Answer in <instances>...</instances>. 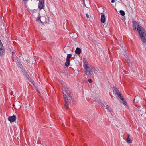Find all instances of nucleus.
Wrapping results in <instances>:
<instances>
[{"instance_id": "obj_1", "label": "nucleus", "mask_w": 146, "mask_h": 146, "mask_svg": "<svg viewBox=\"0 0 146 146\" xmlns=\"http://www.w3.org/2000/svg\"><path fill=\"white\" fill-rule=\"evenodd\" d=\"M133 26L135 29H137L142 41L144 43L146 42V33L143 28L141 26H140L138 23L136 22L133 23Z\"/></svg>"}, {"instance_id": "obj_2", "label": "nucleus", "mask_w": 146, "mask_h": 146, "mask_svg": "<svg viewBox=\"0 0 146 146\" xmlns=\"http://www.w3.org/2000/svg\"><path fill=\"white\" fill-rule=\"evenodd\" d=\"M62 93L63 94V96L64 97L65 96H66V95L65 94L64 92H65L67 94L68 96L70 98H71V96L70 94V90L69 88H68L67 86H64L63 89L62 90Z\"/></svg>"}, {"instance_id": "obj_3", "label": "nucleus", "mask_w": 146, "mask_h": 146, "mask_svg": "<svg viewBox=\"0 0 146 146\" xmlns=\"http://www.w3.org/2000/svg\"><path fill=\"white\" fill-rule=\"evenodd\" d=\"M38 20H40V22L42 23H48V21L47 20L46 17L44 16L41 17L39 15L37 18Z\"/></svg>"}, {"instance_id": "obj_4", "label": "nucleus", "mask_w": 146, "mask_h": 146, "mask_svg": "<svg viewBox=\"0 0 146 146\" xmlns=\"http://www.w3.org/2000/svg\"><path fill=\"white\" fill-rule=\"evenodd\" d=\"M86 75H90L93 73V68L91 67L87 66V68H84Z\"/></svg>"}, {"instance_id": "obj_5", "label": "nucleus", "mask_w": 146, "mask_h": 146, "mask_svg": "<svg viewBox=\"0 0 146 146\" xmlns=\"http://www.w3.org/2000/svg\"><path fill=\"white\" fill-rule=\"evenodd\" d=\"M13 60L17 64L19 65V66L20 68H22V65L21 64L20 62H19L18 57L16 56L13 57Z\"/></svg>"}, {"instance_id": "obj_6", "label": "nucleus", "mask_w": 146, "mask_h": 146, "mask_svg": "<svg viewBox=\"0 0 146 146\" xmlns=\"http://www.w3.org/2000/svg\"><path fill=\"white\" fill-rule=\"evenodd\" d=\"M44 3V0H39L38 8L40 10L43 9Z\"/></svg>"}, {"instance_id": "obj_7", "label": "nucleus", "mask_w": 146, "mask_h": 146, "mask_svg": "<svg viewBox=\"0 0 146 146\" xmlns=\"http://www.w3.org/2000/svg\"><path fill=\"white\" fill-rule=\"evenodd\" d=\"M67 96H65L64 97V101H65V107L66 109V110H68L69 108V102L68 100L67 97Z\"/></svg>"}, {"instance_id": "obj_8", "label": "nucleus", "mask_w": 146, "mask_h": 146, "mask_svg": "<svg viewBox=\"0 0 146 146\" xmlns=\"http://www.w3.org/2000/svg\"><path fill=\"white\" fill-rule=\"evenodd\" d=\"M13 107L16 110L19 109L21 106L20 103L19 101H16L13 104Z\"/></svg>"}, {"instance_id": "obj_9", "label": "nucleus", "mask_w": 146, "mask_h": 146, "mask_svg": "<svg viewBox=\"0 0 146 146\" xmlns=\"http://www.w3.org/2000/svg\"><path fill=\"white\" fill-rule=\"evenodd\" d=\"M113 92L114 93L115 95L118 96V97H121V94L117 88H114V89L113 90Z\"/></svg>"}, {"instance_id": "obj_10", "label": "nucleus", "mask_w": 146, "mask_h": 146, "mask_svg": "<svg viewBox=\"0 0 146 146\" xmlns=\"http://www.w3.org/2000/svg\"><path fill=\"white\" fill-rule=\"evenodd\" d=\"M16 118V116L13 115V116H9L8 119L10 121V122H14L15 121Z\"/></svg>"}, {"instance_id": "obj_11", "label": "nucleus", "mask_w": 146, "mask_h": 146, "mask_svg": "<svg viewBox=\"0 0 146 146\" xmlns=\"http://www.w3.org/2000/svg\"><path fill=\"white\" fill-rule=\"evenodd\" d=\"M124 55L123 58L125 59V60L127 63L129 64L130 63V60L129 59L128 57L127 54H126V51H125L124 53H123Z\"/></svg>"}, {"instance_id": "obj_12", "label": "nucleus", "mask_w": 146, "mask_h": 146, "mask_svg": "<svg viewBox=\"0 0 146 146\" xmlns=\"http://www.w3.org/2000/svg\"><path fill=\"white\" fill-rule=\"evenodd\" d=\"M5 50L3 45H0V56H2L4 54Z\"/></svg>"}, {"instance_id": "obj_13", "label": "nucleus", "mask_w": 146, "mask_h": 146, "mask_svg": "<svg viewBox=\"0 0 146 146\" xmlns=\"http://www.w3.org/2000/svg\"><path fill=\"white\" fill-rule=\"evenodd\" d=\"M105 20V16L104 13H102L101 16V21L102 23H104Z\"/></svg>"}, {"instance_id": "obj_14", "label": "nucleus", "mask_w": 146, "mask_h": 146, "mask_svg": "<svg viewBox=\"0 0 146 146\" xmlns=\"http://www.w3.org/2000/svg\"><path fill=\"white\" fill-rule=\"evenodd\" d=\"M70 37L73 39H75L77 38L78 35L76 33H72L70 34Z\"/></svg>"}, {"instance_id": "obj_15", "label": "nucleus", "mask_w": 146, "mask_h": 146, "mask_svg": "<svg viewBox=\"0 0 146 146\" xmlns=\"http://www.w3.org/2000/svg\"><path fill=\"white\" fill-rule=\"evenodd\" d=\"M83 62L84 64L83 66L84 68H87V65L88 64L87 60H86V59L84 58H83Z\"/></svg>"}, {"instance_id": "obj_16", "label": "nucleus", "mask_w": 146, "mask_h": 146, "mask_svg": "<svg viewBox=\"0 0 146 146\" xmlns=\"http://www.w3.org/2000/svg\"><path fill=\"white\" fill-rule=\"evenodd\" d=\"M81 50L79 48H77L76 50L75 51V53L78 55L80 54L81 53Z\"/></svg>"}, {"instance_id": "obj_17", "label": "nucleus", "mask_w": 146, "mask_h": 146, "mask_svg": "<svg viewBox=\"0 0 146 146\" xmlns=\"http://www.w3.org/2000/svg\"><path fill=\"white\" fill-rule=\"evenodd\" d=\"M70 60L69 59H66V62L65 63V66L68 67L69 65H70Z\"/></svg>"}, {"instance_id": "obj_18", "label": "nucleus", "mask_w": 146, "mask_h": 146, "mask_svg": "<svg viewBox=\"0 0 146 146\" xmlns=\"http://www.w3.org/2000/svg\"><path fill=\"white\" fill-rule=\"evenodd\" d=\"M119 98L121 100L123 104L125 105H126L127 104L126 100L123 98L122 96H121V97H119Z\"/></svg>"}, {"instance_id": "obj_19", "label": "nucleus", "mask_w": 146, "mask_h": 146, "mask_svg": "<svg viewBox=\"0 0 146 146\" xmlns=\"http://www.w3.org/2000/svg\"><path fill=\"white\" fill-rule=\"evenodd\" d=\"M105 107L106 108L108 111H109L110 112L112 111L111 109L108 105H106Z\"/></svg>"}, {"instance_id": "obj_20", "label": "nucleus", "mask_w": 146, "mask_h": 146, "mask_svg": "<svg viewBox=\"0 0 146 146\" xmlns=\"http://www.w3.org/2000/svg\"><path fill=\"white\" fill-rule=\"evenodd\" d=\"M140 112L142 113V114H141V115L142 116L143 113V114H145V109L143 108L140 111Z\"/></svg>"}, {"instance_id": "obj_21", "label": "nucleus", "mask_w": 146, "mask_h": 146, "mask_svg": "<svg viewBox=\"0 0 146 146\" xmlns=\"http://www.w3.org/2000/svg\"><path fill=\"white\" fill-rule=\"evenodd\" d=\"M120 13L122 16H124L125 15V12L124 11H123L122 10H120Z\"/></svg>"}, {"instance_id": "obj_22", "label": "nucleus", "mask_w": 146, "mask_h": 146, "mask_svg": "<svg viewBox=\"0 0 146 146\" xmlns=\"http://www.w3.org/2000/svg\"><path fill=\"white\" fill-rule=\"evenodd\" d=\"M27 62L29 64H33V62L32 61H31V60H27Z\"/></svg>"}, {"instance_id": "obj_23", "label": "nucleus", "mask_w": 146, "mask_h": 146, "mask_svg": "<svg viewBox=\"0 0 146 146\" xmlns=\"http://www.w3.org/2000/svg\"><path fill=\"white\" fill-rule=\"evenodd\" d=\"M72 56V55L71 54H68L67 55V57L66 58V59H69Z\"/></svg>"}, {"instance_id": "obj_24", "label": "nucleus", "mask_w": 146, "mask_h": 146, "mask_svg": "<svg viewBox=\"0 0 146 146\" xmlns=\"http://www.w3.org/2000/svg\"><path fill=\"white\" fill-rule=\"evenodd\" d=\"M126 141L127 143H132V141L130 139V138H127L126 139Z\"/></svg>"}, {"instance_id": "obj_25", "label": "nucleus", "mask_w": 146, "mask_h": 146, "mask_svg": "<svg viewBox=\"0 0 146 146\" xmlns=\"http://www.w3.org/2000/svg\"><path fill=\"white\" fill-rule=\"evenodd\" d=\"M82 1H83L84 4V5H85V6L87 8H88V7H89L90 6L88 4V6H86L85 4V0H82Z\"/></svg>"}, {"instance_id": "obj_26", "label": "nucleus", "mask_w": 146, "mask_h": 146, "mask_svg": "<svg viewBox=\"0 0 146 146\" xmlns=\"http://www.w3.org/2000/svg\"><path fill=\"white\" fill-rule=\"evenodd\" d=\"M12 55L13 56V57L14 56H16L15 53L13 52H12Z\"/></svg>"}, {"instance_id": "obj_27", "label": "nucleus", "mask_w": 146, "mask_h": 146, "mask_svg": "<svg viewBox=\"0 0 146 146\" xmlns=\"http://www.w3.org/2000/svg\"><path fill=\"white\" fill-rule=\"evenodd\" d=\"M88 81L90 83H91L92 82V80L91 79H89Z\"/></svg>"}, {"instance_id": "obj_28", "label": "nucleus", "mask_w": 146, "mask_h": 146, "mask_svg": "<svg viewBox=\"0 0 146 146\" xmlns=\"http://www.w3.org/2000/svg\"><path fill=\"white\" fill-rule=\"evenodd\" d=\"M86 16L88 19L89 18V15L88 14H86Z\"/></svg>"}, {"instance_id": "obj_29", "label": "nucleus", "mask_w": 146, "mask_h": 146, "mask_svg": "<svg viewBox=\"0 0 146 146\" xmlns=\"http://www.w3.org/2000/svg\"><path fill=\"white\" fill-rule=\"evenodd\" d=\"M101 105L102 107H105L104 104L103 103H102L101 104Z\"/></svg>"}, {"instance_id": "obj_30", "label": "nucleus", "mask_w": 146, "mask_h": 146, "mask_svg": "<svg viewBox=\"0 0 146 146\" xmlns=\"http://www.w3.org/2000/svg\"><path fill=\"white\" fill-rule=\"evenodd\" d=\"M111 2L112 3H113L115 2V1L114 0H112Z\"/></svg>"}, {"instance_id": "obj_31", "label": "nucleus", "mask_w": 146, "mask_h": 146, "mask_svg": "<svg viewBox=\"0 0 146 146\" xmlns=\"http://www.w3.org/2000/svg\"><path fill=\"white\" fill-rule=\"evenodd\" d=\"M130 136L129 134H127V138H129Z\"/></svg>"}, {"instance_id": "obj_32", "label": "nucleus", "mask_w": 146, "mask_h": 146, "mask_svg": "<svg viewBox=\"0 0 146 146\" xmlns=\"http://www.w3.org/2000/svg\"><path fill=\"white\" fill-rule=\"evenodd\" d=\"M136 97H137V96L135 97V98H134V99L133 100V102H135V100L136 98Z\"/></svg>"}, {"instance_id": "obj_33", "label": "nucleus", "mask_w": 146, "mask_h": 146, "mask_svg": "<svg viewBox=\"0 0 146 146\" xmlns=\"http://www.w3.org/2000/svg\"><path fill=\"white\" fill-rule=\"evenodd\" d=\"M0 45H3L2 43V42L1 41V40H0Z\"/></svg>"}, {"instance_id": "obj_34", "label": "nucleus", "mask_w": 146, "mask_h": 146, "mask_svg": "<svg viewBox=\"0 0 146 146\" xmlns=\"http://www.w3.org/2000/svg\"><path fill=\"white\" fill-rule=\"evenodd\" d=\"M29 0H23V1H29Z\"/></svg>"}, {"instance_id": "obj_35", "label": "nucleus", "mask_w": 146, "mask_h": 146, "mask_svg": "<svg viewBox=\"0 0 146 146\" xmlns=\"http://www.w3.org/2000/svg\"><path fill=\"white\" fill-rule=\"evenodd\" d=\"M37 91L38 92H39V91H38V90H37Z\"/></svg>"}]
</instances>
